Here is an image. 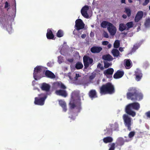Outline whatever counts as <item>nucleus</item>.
Returning a JSON list of instances; mask_svg holds the SVG:
<instances>
[{"instance_id": "1", "label": "nucleus", "mask_w": 150, "mask_h": 150, "mask_svg": "<svg viewBox=\"0 0 150 150\" xmlns=\"http://www.w3.org/2000/svg\"><path fill=\"white\" fill-rule=\"evenodd\" d=\"M128 92L127 93V99L132 100H140L143 98V95L138 92L136 89L134 87H130L128 89Z\"/></svg>"}, {"instance_id": "2", "label": "nucleus", "mask_w": 150, "mask_h": 150, "mask_svg": "<svg viewBox=\"0 0 150 150\" xmlns=\"http://www.w3.org/2000/svg\"><path fill=\"white\" fill-rule=\"evenodd\" d=\"M140 108V105L137 102H133L127 105L125 109V111L129 115L134 117L136 115V112L134 110L138 111Z\"/></svg>"}, {"instance_id": "3", "label": "nucleus", "mask_w": 150, "mask_h": 150, "mask_svg": "<svg viewBox=\"0 0 150 150\" xmlns=\"http://www.w3.org/2000/svg\"><path fill=\"white\" fill-rule=\"evenodd\" d=\"M114 86L110 82L103 85L100 88L99 92L101 95L112 94L115 93Z\"/></svg>"}, {"instance_id": "4", "label": "nucleus", "mask_w": 150, "mask_h": 150, "mask_svg": "<svg viewBox=\"0 0 150 150\" xmlns=\"http://www.w3.org/2000/svg\"><path fill=\"white\" fill-rule=\"evenodd\" d=\"M39 97L35 98L34 103L35 105H42L45 103V101L47 97V95L45 93H42L38 95Z\"/></svg>"}, {"instance_id": "5", "label": "nucleus", "mask_w": 150, "mask_h": 150, "mask_svg": "<svg viewBox=\"0 0 150 150\" xmlns=\"http://www.w3.org/2000/svg\"><path fill=\"white\" fill-rule=\"evenodd\" d=\"M128 115L127 114H124L123 115L122 117L125 126L127 128V129L130 131L131 130V126L132 122V118Z\"/></svg>"}, {"instance_id": "6", "label": "nucleus", "mask_w": 150, "mask_h": 150, "mask_svg": "<svg viewBox=\"0 0 150 150\" xmlns=\"http://www.w3.org/2000/svg\"><path fill=\"white\" fill-rule=\"evenodd\" d=\"M85 27V24L82 20L79 19H77L75 21V28H76L74 30H76L79 31L80 30L83 29Z\"/></svg>"}, {"instance_id": "7", "label": "nucleus", "mask_w": 150, "mask_h": 150, "mask_svg": "<svg viewBox=\"0 0 150 150\" xmlns=\"http://www.w3.org/2000/svg\"><path fill=\"white\" fill-rule=\"evenodd\" d=\"M83 62L84 66V68L86 69L90 64H92L93 60L92 58L87 56H84L83 58Z\"/></svg>"}, {"instance_id": "8", "label": "nucleus", "mask_w": 150, "mask_h": 150, "mask_svg": "<svg viewBox=\"0 0 150 150\" xmlns=\"http://www.w3.org/2000/svg\"><path fill=\"white\" fill-rule=\"evenodd\" d=\"M74 101V100H71L70 101L69 105L70 108L73 109L76 107V109L80 110L81 109V104L80 100H79L76 103V104H75Z\"/></svg>"}, {"instance_id": "9", "label": "nucleus", "mask_w": 150, "mask_h": 150, "mask_svg": "<svg viewBox=\"0 0 150 150\" xmlns=\"http://www.w3.org/2000/svg\"><path fill=\"white\" fill-rule=\"evenodd\" d=\"M107 29L111 35H115L117 31L116 28L112 23H110L109 26L107 27Z\"/></svg>"}, {"instance_id": "10", "label": "nucleus", "mask_w": 150, "mask_h": 150, "mask_svg": "<svg viewBox=\"0 0 150 150\" xmlns=\"http://www.w3.org/2000/svg\"><path fill=\"white\" fill-rule=\"evenodd\" d=\"M88 10V6L86 5L82 7L81 10V13L82 15L85 18H87L88 17V15L87 12Z\"/></svg>"}, {"instance_id": "11", "label": "nucleus", "mask_w": 150, "mask_h": 150, "mask_svg": "<svg viewBox=\"0 0 150 150\" xmlns=\"http://www.w3.org/2000/svg\"><path fill=\"white\" fill-rule=\"evenodd\" d=\"M143 12L142 11H139L137 13L135 18L134 21L135 22H138L140 20L143 18Z\"/></svg>"}, {"instance_id": "12", "label": "nucleus", "mask_w": 150, "mask_h": 150, "mask_svg": "<svg viewBox=\"0 0 150 150\" xmlns=\"http://www.w3.org/2000/svg\"><path fill=\"white\" fill-rule=\"evenodd\" d=\"M55 93L57 95L61 96L64 97H66L67 96V94L65 90L59 89L56 91Z\"/></svg>"}, {"instance_id": "13", "label": "nucleus", "mask_w": 150, "mask_h": 150, "mask_svg": "<svg viewBox=\"0 0 150 150\" xmlns=\"http://www.w3.org/2000/svg\"><path fill=\"white\" fill-rule=\"evenodd\" d=\"M102 50V48L100 47L94 46L90 49L91 52L93 53H98L100 52Z\"/></svg>"}, {"instance_id": "14", "label": "nucleus", "mask_w": 150, "mask_h": 150, "mask_svg": "<svg viewBox=\"0 0 150 150\" xmlns=\"http://www.w3.org/2000/svg\"><path fill=\"white\" fill-rule=\"evenodd\" d=\"M134 75L135 76V79L137 81H139L142 77V72L139 69H137L136 70Z\"/></svg>"}, {"instance_id": "15", "label": "nucleus", "mask_w": 150, "mask_h": 150, "mask_svg": "<svg viewBox=\"0 0 150 150\" xmlns=\"http://www.w3.org/2000/svg\"><path fill=\"white\" fill-rule=\"evenodd\" d=\"M124 73L123 71L120 70H117L113 75V78L115 79L121 78L124 75Z\"/></svg>"}, {"instance_id": "16", "label": "nucleus", "mask_w": 150, "mask_h": 150, "mask_svg": "<svg viewBox=\"0 0 150 150\" xmlns=\"http://www.w3.org/2000/svg\"><path fill=\"white\" fill-rule=\"evenodd\" d=\"M46 36L47 38L48 39H53L54 38V36L50 29L49 28L47 30Z\"/></svg>"}, {"instance_id": "17", "label": "nucleus", "mask_w": 150, "mask_h": 150, "mask_svg": "<svg viewBox=\"0 0 150 150\" xmlns=\"http://www.w3.org/2000/svg\"><path fill=\"white\" fill-rule=\"evenodd\" d=\"M45 75L46 77L49 78L54 79L55 77L54 74L48 70L46 71L45 72Z\"/></svg>"}, {"instance_id": "18", "label": "nucleus", "mask_w": 150, "mask_h": 150, "mask_svg": "<svg viewBox=\"0 0 150 150\" xmlns=\"http://www.w3.org/2000/svg\"><path fill=\"white\" fill-rule=\"evenodd\" d=\"M50 88V86L49 85L45 83H42L41 87L42 90L45 91L46 92H48L49 91Z\"/></svg>"}, {"instance_id": "19", "label": "nucleus", "mask_w": 150, "mask_h": 150, "mask_svg": "<svg viewBox=\"0 0 150 150\" xmlns=\"http://www.w3.org/2000/svg\"><path fill=\"white\" fill-rule=\"evenodd\" d=\"M102 59L104 60L108 61H112L113 59L112 57L109 54L103 55Z\"/></svg>"}, {"instance_id": "20", "label": "nucleus", "mask_w": 150, "mask_h": 150, "mask_svg": "<svg viewBox=\"0 0 150 150\" xmlns=\"http://www.w3.org/2000/svg\"><path fill=\"white\" fill-rule=\"evenodd\" d=\"M88 95L91 98H94L97 97L96 92L95 90L92 89L90 90L89 93Z\"/></svg>"}, {"instance_id": "21", "label": "nucleus", "mask_w": 150, "mask_h": 150, "mask_svg": "<svg viewBox=\"0 0 150 150\" xmlns=\"http://www.w3.org/2000/svg\"><path fill=\"white\" fill-rule=\"evenodd\" d=\"M59 104L62 107L63 111L65 112L67 110V105L66 103L62 100H59Z\"/></svg>"}, {"instance_id": "22", "label": "nucleus", "mask_w": 150, "mask_h": 150, "mask_svg": "<svg viewBox=\"0 0 150 150\" xmlns=\"http://www.w3.org/2000/svg\"><path fill=\"white\" fill-rule=\"evenodd\" d=\"M114 70L112 68H109L105 70L103 72L105 75H112L114 72Z\"/></svg>"}, {"instance_id": "23", "label": "nucleus", "mask_w": 150, "mask_h": 150, "mask_svg": "<svg viewBox=\"0 0 150 150\" xmlns=\"http://www.w3.org/2000/svg\"><path fill=\"white\" fill-rule=\"evenodd\" d=\"M42 67L41 66H37L35 68L34 71L33 75L35 77V75L37 74V73L40 72L42 70Z\"/></svg>"}, {"instance_id": "24", "label": "nucleus", "mask_w": 150, "mask_h": 150, "mask_svg": "<svg viewBox=\"0 0 150 150\" xmlns=\"http://www.w3.org/2000/svg\"><path fill=\"white\" fill-rule=\"evenodd\" d=\"M55 84L58 87L62 89H65L67 88L61 82H56Z\"/></svg>"}, {"instance_id": "25", "label": "nucleus", "mask_w": 150, "mask_h": 150, "mask_svg": "<svg viewBox=\"0 0 150 150\" xmlns=\"http://www.w3.org/2000/svg\"><path fill=\"white\" fill-rule=\"evenodd\" d=\"M119 30L121 32L123 31L124 30H127L126 24L123 23H120L119 25Z\"/></svg>"}, {"instance_id": "26", "label": "nucleus", "mask_w": 150, "mask_h": 150, "mask_svg": "<svg viewBox=\"0 0 150 150\" xmlns=\"http://www.w3.org/2000/svg\"><path fill=\"white\" fill-rule=\"evenodd\" d=\"M111 52L113 56L115 57H118L120 55V52L117 49H113Z\"/></svg>"}, {"instance_id": "27", "label": "nucleus", "mask_w": 150, "mask_h": 150, "mask_svg": "<svg viewBox=\"0 0 150 150\" xmlns=\"http://www.w3.org/2000/svg\"><path fill=\"white\" fill-rule=\"evenodd\" d=\"M103 140V142L105 143H107L109 142H111L113 141V139L110 137H108L104 138Z\"/></svg>"}, {"instance_id": "28", "label": "nucleus", "mask_w": 150, "mask_h": 150, "mask_svg": "<svg viewBox=\"0 0 150 150\" xmlns=\"http://www.w3.org/2000/svg\"><path fill=\"white\" fill-rule=\"evenodd\" d=\"M110 23H110L107 21H103L100 24V25L101 27L103 28H106L107 26V27H108Z\"/></svg>"}, {"instance_id": "29", "label": "nucleus", "mask_w": 150, "mask_h": 150, "mask_svg": "<svg viewBox=\"0 0 150 150\" xmlns=\"http://www.w3.org/2000/svg\"><path fill=\"white\" fill-rule=\"evenodd\" d=\"M125 10L124 12L126 13L128 17H130L131 15V11L130 9L129 8L125 7Z\"/></svg>"}, {"instance_id": "30", "label": "nucleus", "mask_w": 150, "mask_h": 150, "mask_svg": "<svg viewBox=\"0 0 150 150\" xmlns=\"http://www.w3.org/2000/svg\"><path fill=\"white\" fill-rule=\"evenodd\" d=\"M131 60L130 59H127L126 60L125 62V66L126 67V68L127 69H129L131 67H132L131 65Z\"/></svg>"}, {"instance_id": "31", "label": "nucleus", "mask_w": 150, "mask_h": 150, "mask_svg": "<svg viewBox=\"0 0 150 150\" xmlns=\"http://www.w3.org/2000/svg\"><path fill=\"white\" fill-rule=\"evenodd\" d=\"M118 145L120 146L123 145L125 143V141L121 137L119 138L117 140Z\"/></svg>"}, {"instance_id": "32", "label": "nucleus", "mask_w": 150, "mask_h": 150, "mask_svg": "<svg viewBox=\"0 0 150 150\" xmlns=\"http://www.w3.org/2000/svg\"><path fill=\"white\" fill-rule=\"evenodd\" d=\"M83 67V65L82 63L79 62L76 63L75 65V68L77 69H81Z\"/></svg>"}, {"instance_id": "33", "label": "nucleus", "mask_w": 150, "mask_h": 150, "mask_svg": "<svg viewBox=\"0 0 150 150\" xmlns=\"http://www.w3.org/2000/svg\"><path fill=\"white\" fill-rule=\"evenodd\" d=\"M58 38L62 37L64 35V32L61 29L58 30L56 34Z\"/></svg>"}, {"instance_id": "34", "label": "nucleus", "mask_w": 150, "mask_h": 150, "mask_svg": "<svg viewBox=\"0 0 150 150\" xmlns=\"http://www.w3.org/2000/svg\"><path fill=\"white\" fill-rule=\"evenodd\" d=\"M126 25L127 26V30H128L130 28L133 27V23L131 21L127 23Z\"/></svg>"}, {"instance_id": "35", "label": "nucleus", "mask_w": 150, "mask_h": 150, "mask_svg": "<svg viewBox=\"0 0 150 150\" xmlns=\"http://www.w3.org/2000/svg\"><path fill=\"white\" fill-rule=\"evenodd\" d=\"M103 63L104 67L105 68H107L112 65V64L111 62L109 63L107 61H103Z\"/></svg>"}, {"instance_id": "36", "label": "nucleus", "mask_w": 150, "mask_h": 150, "mask_svg": "<svg viewBox=\"0 0 150 150\" xmlns=\"http://www.w3.org/2000/svg\"><path fill=\"white\" fill-rule=\"evenodd\" d=\"M120 45V41L118 40H116L114 44V47L115 48H117Z\"/></svg>"}, {"instance_id": "37", "label": "nucleus", "mask_w": 150, "mask_h": 150, "mask_svg": "<svg viewBox=\"0 0 150 150\" xmlns=\"http://www.w3.org/2000/svg\"><path fill=\"white\" fill-rule=\"evenodd\" d=\"M112 129L114 130H116L118 128V125L117 123L115 122L114 124L112 125L111 126Z\"/></svg>"}, {"instance_id": "38", "label": "nucleus", "mask_w": 150, "mask_h": 150, "mask_svg": "<svg viewBox=\"0 0 150 150\" xmlns=\"http://www.w3.org/2000/svg\"><path fill=\"white\" fill-rule=\"evenodd\" d=\"M138 47H139L137 44L134 45L133 46L131 50V52H134L138 48Z\"/></svg>"}, {"instance_id": "39", "label": "nucleus", "mask_w": 150, "mask_h": 150, "mask_svg": "<svg viewBox=\"0 0 150 150\" xmlns=\"http://www.w3.org/2000/svg\"><path fill=\"white\" fill-rule=\"evenodd\" d=\"M135 132L134 131H131L128 134V136L129 138L133 137L135 134Z\"/></svg>"}, {"instance_id": "40", "label": "nucleus", "mask_w": 150, "mask_h": 150, "mask_svg": "<svg viewBox=\"0 0 150 150\" xmlns=\"http://www.w3.org/2000/svg\"><path fill=\"white\" fill-rule=\"evenodd\" d=\"M115 148V144L114 143H112L110 144V147L109 150H114Z\"/></svg>"}, {"instance_id": "41", "label": "nucleus", "mask_w": 150, "mask_h": 150, "mask_svg": "<svg viewBox=\"0 0 150 150\" xmlns=\"http://www.w3.org/2000/svg\"><path fill=\"white\" fill-rule=\"evenodd\" d=\"M144 117L145 118H150V111H149L145 113V116Z\"/></svg>"}, {"instance_id": "42", "label": "nucleus", "mask_w": 150, "mask_h": 150, "mask_svg": "<svg viewBox=\"0 0 150 150\" xmlns=\"http://www.w3.org/2000/svg\"><path fill=\"white\" fill-rule=\"evenodd\" d=\"M150 23V19H148L147 20H146L145 23V26L147 27L149 25Z\"/></svg>"}, {"instance_id": "43", "label": "nucleus", "mask_w": 150, "mask_h": 150, "mask_svg": "<svg viewBox=\"0 0 150 150\" xmlns=\"http://www.w3.org/2000/svg\"><path fill=\"white\" fill-rule=\"evenodd\" d=\"M97 67L98 68H100V69L101 70H103L104 69V67H103V65L101 64L100 63H99L98 64L97 66Z\"/></svg>"}, {"instance_id": "44", "label": "nucleus", "mask_w": 150, "mask_h": 150, "mask_svg": "<svg viewBox=\"0 0 150 150\" xmlns=\"http://www.w3.org/2000/svg\"><path fill=\"white\" fill-rule=\"evenodd\" d=\"M103 36L105 38H109V36L108 33L105 31H104L103 33Z\"/></svg>"}, {"instance_id": "45", "label": "nucleus", "mask_w": 150, "mask_h": 150, "mask_svg": "<svg viewBox=\"0 0 150 150\" xmlns=\"http://www.w3.org/2000/svg\"><path fill=\"white\" fill-rule=\"evenodd\" d=\"M109 42L107 41H103L102 42V44L103 45H106L108 44Z\"/></svg>"}, {"instance_id": "46", "label": "nucleus", "mask_w": 150, "mask_h": 150, "mask_svg": "<svg viewBox=\"0 0 150 150\" xmlns=\"http://www.w3.org/2000/svg\"><path fill=\"white\" fill-rule=\"evenodd\" d=\"M149 0H145L144 3L143 4V5L144 6H146L149 3Z\"/></svg>"}, {"instance_id": "47", "label": "nucleus", "mask_w": 150, "mask_h": 150, "mask_svg": "<svg viewBox=\"0 0 150 150\" xmlns=\"http://www.w3.org/2000/svg\"><path fill=\"white\" fill-rule=\"evenodd\" d=\"M9 6V5L7 1H6L5 3V5L4 6L5 8H7Z\"/></svg>"}, {"instance_id": "48", "label": "nucleus", "mask_w": 150, "mask_h": 150, "mask_svg": "<svg viewBox=\"0 0 150 150\" xmlns=\"http://www.w3.org/2000/svg\"><path fill=\"white\" fill-rule=\"evenodd\" d=\"M80 76L79 75V74H76V76H75V79L76 80H77L78 79V77H80Z\"/></svg>"}, {"instance_id": "49", "label": "nucleus", "mask_w": 150, "mask_h": 150, "mask_svg": "<svg viewBox=\"0 0 150 150\" xmlns=\"http://www.w3.org/2000/svg\"><path fill=\"white\" fill-rule=\"evenodd\" d=\"M95 77V76L93 75H91L89 76V79H93Z\"/></svg>"}, {"instance_id": "50", "label": "nucleus", "mask_w": 150, "mask_h": 150, "mask_svg": "<svg viewBox=\"0 0 150 150\" xmlns=\"http://www.w3.org/2000/svg\"><path fill=\"white\" fill-rule=\"evenodd\" d=\"M86 35L85 34H83L81 35V37L82 38L84 39L86 37Z\"/></svg>"}, {"instance_id": "51", "label": "nucleus", "mask_w": 150, "mask_h": 150, "mask_svg": "<svg viewBox=\"0 0 150 150\" xmlns=\"http://www.w3.org/2000/svg\"><path fill=\"white\" fill-rule=\"evenodd\" d=\"M127 16L125 14H123L122 15V17L124 19H126L127 18Z\"/></svg>"}, {"instance_id": "52", "label": "nucleus", "mask_w": 150, "mask_h": 150, "mask_svg": "<svg viewBox=\"0 0 150 150\" xmlns=\"http://www.w3.org/2000/svg\"><path fill=\"white\" fill-rule=\"evenodd\" d=\"M119 50L121 51V52H122V51H123V49L122 47H120L119 48Z\"/></svg>"}, {"instance_id": "53", "label": "nucleus", "mask_w": 150, "mask_h": 150, "mask_svg": "<svg viewBox=\"0 0 150 150\" xmlns=\"http://www.w3.org/2000/svg\"><path fill=\"white\" fill-rule=\"evenodd\" d=\"M4 21V18L1 19L0 17V23H2V22Z\"/></svg>"}, {"instance_id": "54", "label": "nucleus", "mask_w": 150, "mask_h": 150, "mask_svg": "<svg viewBox=\"0 0 150 150\" xmlns=\"http://www.w3.org/2000/svg\"><path fill=\"white\" fill-rule=\"evenodd\" d=\"M125 0H121V2L122 3L125 4Z\"/></svg>"}, {"instance_id": "55", "label": "nucleus", "mask_w": 150, "mask_h": 150, "mask_svg": "<svg viewBox=\"0 0 150 150\" xmlns=\"http://www.w3.org/2000/svg\"><path fill=\"white\" fill-rule=\"evenodd\" d=\"M108 48H110L111 47V45L110 44L108 45Z\"/></svg>"}, {"instance_id": "56", "label": "nucleus", "mask_w": 150, "mask_h": 150, "mask_svg": "<svg viewBox=\"0 0 150 150\" xmlns=\"http://www.w3.org/2000/svg\"><path fill=\"white\" fill-rule=\"evenodd\" d=\"M47 66H48L50 67V63H47Z\"/></svg>"}, {"instance_id": "57", "label": "nucleus", "mask_w": 150, "mask_h": 150, "mask_svg": "<svg viewBox=\"0 0 150 150\" xmlns=\"http://www.w3.org/2000/svg\"><path fill=\"white\" fill-rule=\"evenodd\" d=\"M128 1L130 3H131L132 2V0H128Z\"/></svg>"}, {"instance_id": "58", "label": "nucleus", "mask_w": 150, "mask_h": 150, "mask_svg": "<svg viewBox=\"0 0 150 150\" xmlns=\"http://www.w3.org/2000/svg\"><path fill=\"white\" fill-rule=\"evenodd\" d=\"M123 33V34H124V35H127V32H124L123 33Z\"/></svg>"}, {"instance_id": "59", "label": "nucleus", "mask_w": 150, "mask_h": 150, "mask_svg": "<svg viewBox=\"0 0 150 150\" xmlns=\"http://www.w3.org/2000/svg\"><path fill=\"white\" fill-rule=\"evenodd\" d=\"M138 24H139V25H141V23H138Z\"/></svg>"}, {"instance_id": "60", "label": "nucleus", "mask_w": 150, "mask_h": 150, "mask_svg": "<svg viewBox=\"0 0 150 150\" xmlns=\"http://www.w3.org/2000/svg\"><path fill=\"white\" fill-rule=\"evenodd\" d=\"M149 9L150 10V6H149Z\"/></svg>"}]
</instances>
